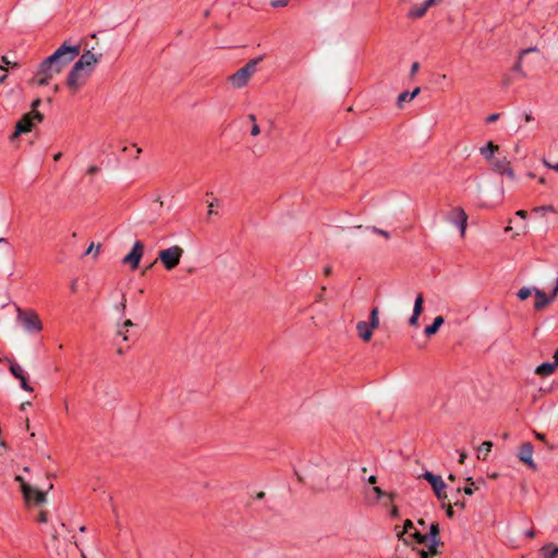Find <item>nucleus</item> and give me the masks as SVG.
Here are the masks:
<instances>
[{
  "label": "nucleus",
  "mask_w": 558,
  "mask_h": 558,
  "mask_svg": "<svg viewBox=\"0 0 558 558\" xmlns=\"http://www.w3.org/2000/svg\"><path fill=\"white\" fill-rule=\"evenodd\" d=\"M426 545L427 549H422L420 551L421 558H433L435 555L440 554L439 547L442 546L440 539L428 541L427 543H423Z\"/></svg>",
  "instance_id": "obj_18"
},
{
  "label": "nucleus",
  "mask_w": 558,
  "mask_h": 558,
  "mask_svg": "<svg viewBox=\"0 0 558 558\" xmlns=\"http://www.w3.org/2000/svg\"><path fill=\"white\" fill-rule=\"evenodd\" d=\"M15 481L20 483L23 497L25 501L29 504L32 499L33 487L28 483H26V481L21 475H16Z\"/></svg>",
  "instance_id": "obj_21"
},
{
  "label": "nucleus",
  "mask_w": 558,
  "mask_h": 558,
  "mask_svg": "<svg viewBox=\"0 0 558 558\" xmlns=\"http://www.w3.org/2000/svg\"><path fill=\"white\" fill-rule=\"evenodd\" d=\"M341 484H342V481H338L337 478H335L333 475H330V474L327 475L326 483H323L319 478H317L316 475H313V478H312V488L317 492H322L325 488L335 489V488L339 487Z\"/></svg>",
  "instance_id": "obj_11"
},
{
  "label": "nucleus",
  "mask_w": 558,
  "mask_h": 558,
  "mask_svg": "<svg viewBox=\"0 0 558 558\" xmlns=\"http://www.w3.org/2000/svg\"><path fill=\"white\" fill-rule=\"evenodd\" d=\"M96 35H92L89 38L82 39L77 46L82 47L81 57L74 63L71 70H84L85 68H90L96 65L101 57L104 56V51H92L89 50L90 40H95Z\"/></svg>",
  "instance_id": "obj_2"
},
{
  "label": "nucleus",
  "mask_w": 558,
  "mask_h": 558,
  "mask_svg": "<svg viewBox=\"0 0 558 558\" xmlns=\"http://www.w3.org/2000/svg\"><path fill=\"white\" fill-rule=\"evenodd\" d=\"M532 293H534V288L523 287L521 288L517 295L521 301L526 300Z\"/></svg>",
  "instance_id": "obj_33"
},
{
  "label": "nucleus",
  "mask_w": 558,
  "mask_h": 558,
  "mask_svg": "<svg viewBox=\"0 0 558 558\" xmlns=\"http://www.w3.org/2000/svg\"><path fill=\"white\" fill-rule=\"evenodd\" d=\"M409 541L410 539H413L415 541L416 543L418 544H423V543H426V536L425 534H422L417 531L415 532H410L407 536H405Z\"/></svg>",
  "instance_id": "obj_32"
},
{
  "label": "nucleus",
  "mask_w": 558,
  "mask_h": 558,
  "mask_svg": "<svg viewBox=\"0 0 558 558\" xmlns=\"http://www.w3.org/2000/svg\"><path fill=\"white\" fill-rule=\"evenodd\" d=\"M445 78H446V75H445V74L439 75V76H437L435 80H433V83H434V84H440V83H441V81H442V80H445Z\"/></svg>",
  "instance_id": "obj_58"
},
{
  "label": "nucleus",
  "mask_w": 558,
  "mask_h": 558,
  "mask_svg": "<svg viewBox=\"0 0 558 558\" xmlns=\"http://www.w3.org/2000/svg\"><path fill=\"white\" fill-rule=\"evenodd\" d=\"M19 380L21 383V387L23 390L28 391V392H32L34 390L33 387L28 384L26 375L24 377L20 378Z\"/></svg>",
  "instance_id": "obj_38"
},
{
  "label": "nucleus",
  "mask_w": 558,
  "mask_h": 558,
  "mask_svg": "<svg viewBox=\"0 0 558 558\" xmlns=\"http://www.w3.org/2000/svg\"><path fill=\"white\" fill-rule=\"evenodd\" d=\"M493 442L492 441H484L477 449V458L478 459H486V456L492 450Z\"/></svg>",
  "instance_id": "obj_26"
},
{
  "label": "nucleus",
  "mask_w": 558,
  "mask_h": 558,
  "mask_svg": "<svg viewBox=\"0 0 558 558\" xmlns=\"http://www.w3.org/2000/svg\"><path fill=\"white\" fill-rule=\"evenodd\" d=\"M515 215L522 219H525L527 217V213L523 209L518 210Z\"/></svg>",
  "instance_id": "obj_55"
},
{
  "label": "nucleus",
  "mask_w": 558,
  "mask_h": 558,
  "mask_svg": "<svg viewBox=\"0 0 558 558\" xmlns=\"http://www.w3.org/2000/svg\"><path fill=\"white\" fill-rule=\"evenodd\" d=\"M532 120H533V117H532V114H531V113H526V114L524 116V121H525V122H531Z\"/></svg>",
  "instance_id": "obj_62"
},
{
  "label": "nucleus",
  "mask_w": 558,
  "mask_h": 558,
  "mask_svg": "<svg viewBox=\"0 0 558 558\" xmlns=\"http://www.w3.org/2000/svg\"><path fill=\"white\" fill-rule=\"evenodd\" d=\"M466 458L465 452H460L459 463L463 464Z\"/></svg>",
  "instance_id": "obj_59"
},
{
  "label": "nucleus",
  "mask_w": 558,
  "mask_h": 558,
  "mask_svg": "<svg viewBox=\"0 0 558 558\" xmlns=\"http://www.w3.org/2000/svg\"><path fill=\"white\" fill-rule=\"evenodd\" d=\"M439 532H440V530H439L438 523H432L429 526V532L425 534L426 543L428 541L440 539Z\"/></svg>",
  "instance_id": "obj_27"
},
{
  "label": "nucleus",
  "mask_w": 558,
  "mask_h": 558,
  "mask_svg": "<svg viewBox=\"0 0 558 558\" xmlns=\"http://www.w3.org/2000/svg\"><path fill=\"white\" fill-rule=\"evenodd\" d=\"M373 231L377 234H380L381 236H384L385 239H389L390 238V234L388 231H385V230H381V229H378V228H373Z\"/></svg>",
  "instance_id": "obj_47"
},
{
  "label": "nucleus",
  "mask_w": 558,
  "mask_h": 558,
  "mask_svg": "<svg viewBox=\"0 0 558 558\" xmlns=\"http://www.w3.org/2000/svg\"><path fill=\"white\" fill-rule=\"evenodd\" d=\"M88 48L92 51H104L105 52V50L99 46V44L96 39L90 40V46Z\"/></svg>",
  "instance_id": "obj_43"
},
{
  "label": "nucleus",
  "mask_w": 558,
  "mask_h": 558,
  "mask_svg": "<svg viewBox=\"0 0 558 558\" xmlns=\"http://www.w3.org/2000/svg\"><path fill=\"white\" fill-rule=\"evenodd\" d=\"M90 72H69L65 80L66 87L72 94L78 92L89 80Z\"/></svg>",
  "instance_id": "obj_7"
},
{
  "label": "nucleus",
  "mask_w": 558,
  "mask_h": 558,
  "mask_svg": "<svg viewBox=\"0 0 558 558\" xmlns=\"http://www.w3.org/2000/svg\"><path fill=\"white\" fill-rule=\"evenodd\" d=\"M41 104V100L39 98L35 99L33 102H32V110L29 113H35V112H39L37 110L38 106Z\"/></svg>",
  "instance_id": "obj_46"
},
{
  "label": "nucleus",
  "mask_w": 558,
  "mask_h": 558,
  "mask_svg": "<svg viewBox=\"0 0 558 558\" xmlns=\"http://www.w3.org/2000/svg\"><path fill=\"white\" fill-rule=\"evenodd\" d=\"M448 221L458 226L461 235L464 236L468 225V215L462 207H453L448 215Z\"/></svg>",
  "instance_id": "obj_9"
},
{
  "label": "nucleus",
  "mask_w": 558,
  "mask_h": 558,
  "mask_svg": "<svg viewBox=\"0 0 558 558\" xmlns=\"http://www.w3.org/2000/svg\"><path fill=\"white\" fill-rule=\"evenodd\" d=\"M289 3V0H274L270 2V5L272 8H283L287 7Z\"/></svg>",
  "instance_id": "obj_40"
},
{
  "label": "nucleus",
  "mask_w": 558,
  "mask_h": 558,
  "mask_svg": "<svg viewBox=\"0 0 558 558\" xmlns=\"http://www.w3.org/2000/svg\"><path fill=\"white\" fill-rule=\"evenodd\" d=\"M383 499H384V506H385V507H391V506H393V505H392L393 502H390V501H389V498H383Z\"/></svg>",
  "instance_id": "obj_61"
},
{
  "label": "nucleus",
  "mask_w": 558,
  "mask_h": 558,
  "mask_svg": "<svg viewBox=\"0 0 558 558\" xmlns=\"http://www.w3.org/2000/svg\"><path fill=\"white\" fill-rule=\"evenodd\" d=\"M44 73L45 74H49V75H46L45 77L38 78V84L39 85L47 84L48 80H50L52 77L50 72H44Z\"/></svg>",
  "instance_id": "obj_52"
},
{
  "label": "nucleus",
  "mask_w": 558,
  "mask_h": 558,
  "mask_svg": "<svg viewBox=\"0 0 558 558\" xmlns=\"http://www.w3.org/2000/svg\"><path fill=\"white\" fill-rule=\"evenodd\" d=\"M423 477L432 485L437 497L441 498L446 488V484L444 483L441 476L435 475L430 472H425Z\"/></svg>",
  "instance_id": "obj_12"
},
{
  "label": "nucleus",
  "mask_w": 558,
  "mask_h": 558,
  "mask_svg": "<svg viewBox=\"0 0 558 558\" xmlns=\"http://www.w3.org/2000/svg\"><path fill=\"white\" fill-rule=\"evenodd\" d=\"M556 368L557 367L554 365V363H542L535 368V374L539 376H549L556 371Z\"/></svg>",
  "instance_id": "obj_24"
},
{
  "label": "nucleus",
  "mask_w": 558,
  "mask_h": 558,
  "mask_svg": "<svg viewBox=\"0 0 558 558\" xmlns=\"http://www.w3.org/2000/svg\"><path fill=\"white\" fill-rule=\"evenodd\" d=\"M44 120V114L40 112L25 113L15 125V132L13 137H17L21 134H25L32 131L35 123H40Z\"/></svg>",
  "instance_id": "obj_6"
},
{
  "label": "nucleus",
  "mask_w": 558,
  "mask_h": 558,
  "mask_svg": "<svg viewBox=\"0 0 558 558\" xmlns=\"http://www.w3.org/2000/svg\"><path fill=\"white\" fill-rule=\"evenodd\" d=\"M144 254V244L141 241H136L131 252L125 255L122 259V264L129 265L132 270L138 268L140 262Z\"/></svg>",
  "instance_id": "obj_8"
},
{
  "label": "nucleus",
  "mask_w": 558,
  "mask_h": 558,
  "mask_svg": "<svg viewBox=\"0 0 558 558\" xmlns=\"http://www.w3.org/2000/svg\"><path fill=\"white\" fill-rule=\"evenodd\" d=\"M134 324L131 319H126L123 322L122 325H120V327L124 328V329H128L129 327H132Z\"/></svg>",
  "instance_id": "obj_54"
},
{
  "label": "nucleus",
  "mask_w": 558,
  "mask_h": 558,
  "mask_svg": "<svg viewBox=\"0 0 558 558\" xmlns=\"http://www.w3.org/2000/svg\"><path fill=\"white\" fill-rule=\"evenodd\" d=\"M390 515L392 518H398L399 517V509H398V507H396V506H391L390 507Z\"/></svg>",
  "instance_id": "obj_53"
},
{
  "label": "nucleus",
  "mask_w": 558,
  "mask_h": 558,
  "mask_svg": "<svg viewBox=\"0 0 558 558\" xmlns=\"http://www.w3.org/2000/svg\"><path fill=\"white\" fill-rule=\"evenodd\" d=\"M253 73L254 72H234L232 75L228 76V82L234 88L244 87L250 82Z\"/></svg>",
  "instance_id": "obj_14"
},
{
  "label": "nucleus",
  "mask_w": 558,
  "mask_h": 558,
  "mask_svg": "<svg viewBox=\"0 0 558 558\" xmlns=\"http://www.w3.org/2000/svg\"><path fill=\"white\" fill-rule=\"evenodd\" d=\"M214 205H215V204H214V202H211V203L209 204V206H208V207H209V209H208V216H210V215H213V214H214Z\"/></svg>",
  "instance_id": "obj_63"
},
{
  "label": "nucleus",
  "mask_w": 558,
  "mask_h": 558,
  "mask_svg": "<svg viewBox=\"0 0 558 558\" xmlns=\"http://www.w3.org/2000/svg\"><path fill=\"white\" fill-rule=\"evenodd\" d=\"M331 271H332V268H331L330 266H326V267L324 268V274H325V276H329V275L331 274Z\"/></svg>",
  "instance_id": "obj_60"
},
{
  "label": "nucleus",
  "mask_w": 558,
  "mask_h": 558,
  "mask_svg": "<svg viewBox=\"0 0 558 558\" xmlns=\"http://www.w3.org/2000/svg\"><path fill=\"white\" fill-rule=\"evenodd\" d=\"M554 360H555L554 365L557 367L558 366V350L554 354Z\"/></svg>",
  "instance_id": "obj_64"
},
{
  "label": "nucleus",
  "mask_w": 558,
  "mask_h": 558,
  "mask_svg": "<svg viewBox=\"0 0 558 558\" xmlns=\"http://www.w3.org/2000/svg\"><path fill=\"white\" fill-rule=\"evenodd\" d=\"M183 252L182 247L173 245L169 248L159 251L158 259L167 270H172L180 264Z\"/></svg>",
  "instance_id": "obj_5"
},
{
  "label": "nucleus",
  "mask_w": 558,
  "mask_h": 558,
  "mask_svg": "<svg viewBox=\"0 0 558 558\" xmlns=\"http://www.w3.org/2000/svg\"><path fill=\"white\" fill-rule=\"evenodd\" d=\"M499 117H500L499 113H492V114L486 117V122L487 123H494V122H496L499 119Z\"/></svg>",
  "instance_id": "obj_44"
},
{
  "label": "nucleus",
  "mask_w": 558,
  "mask_h": 558,
  "mask_svg": "<svg viewBox=\"0 0 558 558\" xmlns=\"http://www.w3.org/2000/svg\"><path fill=\"white\" fill-rule=\"evenodd\" d=\"M37 521L40 523H46L48 521L47 512L40 511L38 514Z\"/></svg>",
  "instance_id": "obj_49"
},
{
  "label": "nucleus",
  "mask_w": 558,
  "mask_h": 558,
  "mask_svg": "<svg viewBox=\"0 0 558 558\" xmlns=\"http://www.w3.org/2000/svg\"><path fill=\"white\" fill-rule=\"evenodd\" d=\"M421 92V87H415L412 92H402L397 99L398 108H403L405 102L412 101Z\"/></svg>",
  "instance_id": "obj_20"
},
{
  "label": "nucleus",
  "mask_w": 558,
  "mask_h": 558,
  "mask_svg": "<svg viewBox=\"0 0 558 558\" xmlns=\"http://www.w3.org/2000/svg\"><path fill=\"white\" fill-rule=\"evenodd\" d=\"M544 165L549 168V169H554L555 171L558 172V162L556 165H550L549 162L547 161H544Z\"/></svg>",
  "instance_id": "obj_56"
},
{
  "label": "nucleus",
  "mask_w": 558,
  "mask_h": 558,
  "mask_svg": "<svg viewBox=\"0 0 558 558\" xmlns=\"http://www.w3.org/2000/svg\"><path fill=\"white\" fill-rule=\"evenodd\" d=\"M35 505H41L46 501V493L36 488H33L32 499Z\"/></svg>",
  "instance_id": "obj_28"
},
{
  "label": "nucleus",
  "mask_w": 558,
  "mask_h": 558,
  "mask_svg": "<svg viewBox=\"0 0 558 558\" xmlns=\"http://www.w3.org/2000/svg\"><path fill=\"white\" fill-rule=\"evenodd\" d=\"M533 452H534V449H533L532 444L524 442L521 445V447L519 449L518 457L521 462H523L525 465H527L533 471H536L537 465L533 460Z\"/></svg>",
  "instance_id": "obj_10"
},
{
  "label": "nucleus",
  "mask_w": 558,
  "mask_h": 558,
  "mask_svg": "<svg viewBox=\"0 0 558 558\" xmlns=\"http://www.w3.org/2000/svg\"><path fill=\"white\" fill-rule=\"evenodd\" d=\"M412 529H413L412 521L405 520L403 527L401 530L399 529V526H396L395 530H396L397 537L400 541H403L405 544H408L409 539L405 536L411 532Z\"/></svg>",
  "instance_id": "obj_22"
},
{
  "label": "nucleus",
  "mask_w": 558,
  "mask_h": 558,
  "mask_svg": "<svg viewBox=\"0 0 558 558\" xmlns=\"http://www.w3.org/2000/svg\"><path fill=\"white\" fill-rule=\"evenodd\" d=\"M9 362H10V372L16 379H20L25 376L23 368L17 363H15L13 361H9Z\"/></svg>",
  "instance_id": "obj_29"
},
{
  "label": "nucleus",
  "mask_w": 558,
  "mask_h": 558,
  "mask_svg": "<svg viewBox=\"0 0 558 558\" xmlns=\"http://www.w3.org/2000/svg\"><path fill=\"white\" fill-rule=\"evenodd\" d=\"M444 323H445V319L442 316L435 317L433 324L427 326L424 329L425 336L430 337V336L435 335L439 330V328L444 325Z\"/></svg>",
  "instance_id": "obj_23"
},
{
  "label": "nucleus",
  "mask_w": 558,
  "mask_h": 558,
  "mask_svg": "<svg viewBox=\"0 0 558 558\" xmlns=\"http://www.w3.org/2000/svg\"><path fill=\"white\" fill-rule=\"evenodd\" d=\"M424 296L422 293L416 295L413 306V314L421 316L423 313Z\"/></svg>",
  "instance_id": "obj_30"
},
{
  "label": "nucleus",
  "mask_w": 558,
  "mask_h": 558,
  "mask_svg": "<svg viewBox=\"0 0 558 558\" xmlns=\"http://www.w3.org/2000/svg\"><path fill=\"white\" fill-rule=\"evenodd\" d=\"M500 150V146L495 144L493 141H488L485 145L481 146L478 148L480 155L483 157V159L489 163L494 160L496 157V154H498Z\"/></svg>",
  "instance_id": "obj_13"
},
{
  "label": "nucleus",
  "mask_w": 558,
  "mask_h": 558,
  "mask_svg": "<svg viewBox=\"0 0 558 558\" xmlns=\"http://www.w3.org/2000/svg\"><path fill=\"white\" fill-rule=\"evenodd\" d=\"M259 133H260V129H259L258 124L253 123L252 129H251V135L257 136Z\"/></svg>",
  "instance_id": "obj_50"
},
{
  "label": "nucleus",
  "mask_w": 558,
  "mask_h": 558,
  "mask_svg": "<svg viewBox=\"0 0 558 558\" xmlns=\"http://www.w3.org/2000/svg\"><path fill=\"white\" fill-rule=\"evenodd\" d=\"M81 51V46H69L63 43L51 56L39 63L38 70H62L74 61Z\"/></svg>",
  "instance_id": "obj_1"
},
{
  "label": "nucleus",
  "mask_w": 558,
  "mask_h": 558,
  "mask_svg": "<svg viewBox=\"0 0 558 558\" xmlns=\"http://www.w3.org/2000/svg\"><path fill=\"white\" fill-rule=\"evenodd\" d=\"M99 170H100V169H99V167H98V166H89V167L87 168V171H86V172H87V174L93 175V174L98 173V172H99Z\"/></svg>",
  "instance_id": "obj_51"
},
{
  "label": "nucleus",
  "mask_w": 558,
  "mask_h": 558,
  "mask_svg": "<svg viewBox=\"0 0 558 558\" xmlns=\"http://www.w3.org/2000/svg\"><path fill=\"white\" fill-rule=\"evenodd\" d=\"M534 295L536 296V301L534 303V308L536 311H542L556 299V296H554V292L548 296L544 291L537 288H534Z\"/></svg>",
  "instance_id": "obj_15"
},
{
  "label": "nucleus",
  "mask_w": 558,
  "mask_h": 558,
  "mask_svg": "<svg viewBox=\"0 0 558 558\" xmlns=\"http://www.w3.org/2000/svg\"><path fill=\"white\" fill-rule=\"evenodd\" d=\"M117 333H118V336H121L124 341L129 340L128 335H126L128 333V329H124V328L119 326V329H118Z\"/></svg>",
  "instance_id": "obj_45"
},
{
  "label": "nucleus",
  "mask_w": 558,
  "mask_h": 558,
  "mask_svg": "<svg viewBox=\"0 0 558 558\" xmlns=\"http://www.w3.org/2000/svg\"><path fill=\"white\" fill-rule=\"evenodd\" d=\"M466 481H468V482H470V486L464 487V488H463V492H464V494H466V495H472V494H473L472 485H474V483L472 482V478H471V477H469Z\"/></svg>",
  "instance_id": "obj_48"
},
{
  "label": "nucleus",
  "mask_w": 558,
  "mask_h": 558,
  "mask_svg": "<svg viewBox=\"0 0 558 558\" xmlns=\"http://www.w3.org/2000/svg\"><path fill=\"white\" fill-rule=\"evenodd\" d=\"M541 554L543 558H557L558 557V546L554 544H546L541 548Z\"/></svg>",
  "instance_id": "obj_25"
},
{
  "label": "nucleus",
  "mask_w": 558,
  "mask_h": 558,
  "mask_svg": "<svg viewBox=\"0 0 558 558\" xmlns=\"http://www.w3.org/2000/svg\"><path fill=\"white\" fill-rule=\"evenodd\" d=\"M0 70H8V66H11L12 69L21 66V64L16 61H12L9 59V57L3 56L1 59Z\"/></svg>",
  "instance_id": "obj_31"
},
{
  "label": "nucleus",
  "mask_w": 558,
  "mask_h": 558,
  "mask_svg": "<svg viewBox=\"0 0 558 558\" xmlns=\"http://www.w3.org/2000/svg\"><path fill=\"white\" fill-rule=\"evenodd\" d=\"M530 54H537V57H539L538 51L536 49H527V50L523 51L522 54L520 56L517 66L518 68L523 66L524 59Z\"/></svg>",
  "instance_id": "obj_34"
},
{
  "label": "nucleus",
  "mask_w": 558,
  "mask_h": 558,
  "mask_svg": "<svg viewBox=\"0 0 558 558\" xmlns=\"http://www.w3.org/2000/svg\"><path fill=\"white\" fill-rule=\"evenodd\" d=\"M418 319L420 316L412 313L411 317L409 318V325L415 328L418 327Z\"/></svg>",
  "instance_id": "obj_41"
},
{
  "label": "nucleus",
  "mask_w": 558,
  "mask_h": 558,
  "mask_svg": "<svg viewBox=\"0 0 558 558\" xmlns=\"http://www.w3.org/2000/svg\"><path fill=\"white\" fill-rule=\"evenodd\" d=\"M533 211H534V213L542 214V215H545V214H546V213H548V211L554 213V211H555V208H554V206H551V205H547V206H539V207H534V208H533Z\"/></svg>",
  "instance_id": "obj_37"
},
{
  "label": "nucleus",
  "mask_w": 558,
  "mask_h": 558,
  "mask_svg": "<svg viewBox=\"0 0 558 558\" xmlns=\"http://www.w3.org/2000/svg\"><path fill=\"white\" fill-rule=\"evenodd\" d=\"M116 308L118 311H120L121 313H124L125 312V308H126V299H125V295L122 294V301L116 305Z\"/></svg>",
  "instance_id": "obj_42"
},
{
  "label": "nucleus",
  "mask_w": 558,
  "mask_h": 558,
  "mask_svg": "<svg viewBox=\"0 0 558 558\" xmlns=\"http://www.w3.org/2000/svg\"><path fill=\"white\" fill-rule=\"evenodd\" d=\"M534 435H535V437H536L538 440H541V441H545V440H546L545 435H544V434H542V433L534 432Z\"/></svg>",
  "instance_id": "obj_57"
},
{
  "label": "nucleus",
  "mask_w": 558,
  "mask_h": 558,
  "mask_svg": "<svg viewBox=\"0 0 558 558\" xmlns=\"http://www.w3.org/2000/svg\"><path fill=\"white\" fill-rule=\"evenodd\" d=\"M511 161L507 157L497 158L495 157L492 162H489L490 170L497 174H501L507 167H509Z\"/></svg>",
  "instance_id": "obj_19"
},
{
  "label": "nucleus",
  "mask_w": 558,
  "mask_h": 558,
  "mask_svg": "<svg viewBox=\"0 0 558 558\" xmlns=\"http://www.w3.org/2000/svg\"><path fill=\"white\" fill-rule=\"evenodd\" d=\"M17 320L28 332H39L43 329V324L35 311L19 308Z\"/></svg>",
  "instance_id": "obj_4"
},
{
  "label": "nucleus",
  "mask_w": 558,
  "mask_h": 558,
  "mask_svg": "<svg viewBox=\"0 0 558 558\" xmlns=\"http://www.w3.org/2000/svg\"><path fill=\"white\" fill-rule=\"evenodd\" d=\"M379 327L378 308L374 307L371 312L369 322H359L356 324V333L364 342L372 339L373 332Z\"/></svg>",
  "instance_id": "obj_3"
},
{
  "label": "nucleus",
  "mask_w": 558,
  "mask_h": 558,
  "mask_svg": "<svg viewBox=\"0 0 558 558\" xmlns=\"http://www.w3.org/2000/svg\"><path fill=\"white\" fill-rule=\"evenodd\" d=\"M440 2L441 0H426L422 4L413 7L409 12V16L413 19H420L425 15V13L430 7Z\"/></svg>",
  "instance_id": "obj_16"
},
{
  "label": "nucleus",
  "mask_w": 558,
  "mask_h": 558,
  "mask_svg": "<svg viewBox=\"0 0 558 558\" xmlns=\"http://www.w3.org/2000/svg\"><path fill=\"white\" fill-rule=\"evenodd\" d=\"M500 175H506L510 180H515V173L511 165L507 167L506 170Z\"/></svg>",
  "instance_id": "obj_39"
},
{
  "label": "nucleus",
  "mask_w": 558,
  "mask_h": 558,
  "mask_svg": "<svg viewBox=\"0 0 558 558\" xmlns=\"http://www.w3.org/2000/svg\"><path fill=\"white\" fill-rule=\"evenodd\" d=\"M365 474H366V468H362L361 469V480L362 481H366L368 484H376L377 482V477L375 475H369L367 478L365 477Z\"/></svg>",
  "instance_id": "obj_36"
},
{
  "label": "nucleus",
  "mask_w": 558,
  "mask_h": 558,
  "mask_svg": "<svg viewBox=\"0 0 558 558\" xmlns=\"http://www.w3.org/2000/svg\"><path fill=\"white\" fill-rule=\"evenodd\" d=\"M263 60L262 57H257L251 59L245 65H243L240 70H254L255 66Z\"/></svg>",
  "instance_id": "obj_35"
},
{
  "label": "nucleus",
  "mask_w": 558,
  "mask_h": 558,
  "mask_svg": "<svg viewBox=\"0 0 558 558\" xmlns=\"http://www.w3.org/2000/svg\"><path fill=\"white\" fill-rule=\"evenodd\" d=\"M366 498L372 499V501L377 502L383 498H389L390 502L395 500V494L384 492L380 487L374 486L369 492L365 493Z\"/></svg>",
  "instance_id": "obj_17"
}]
</instances>
